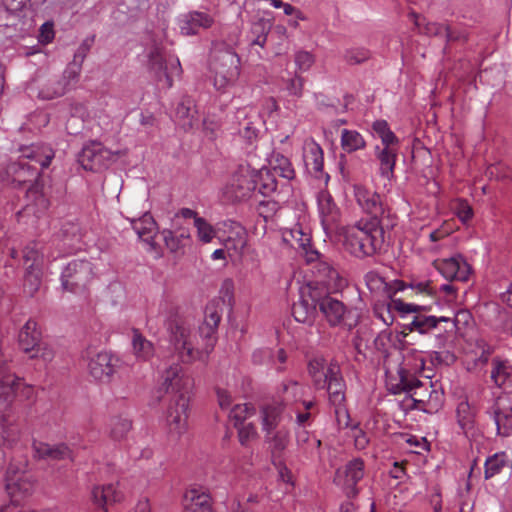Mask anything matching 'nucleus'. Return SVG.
Segmentation results:
<instances>
[{
	"instance_id": "f257e3e1",
	"label": "nucleus",
	"mask_w": 512,
	"mask_h": 512,
	"mask_svg": "<svg viewBox=\"0 0 512 512\" xmlns=\"http://www.w3.org/2000/svg\"><path fill=\"white\" fill-rule=\"evenodd\" d=\"M222 306L212 300L205 309L204 323L199 335L193 331L188 319L175 318L168 325V341L171 350L184 363L204 361L214 348L215 330L221 320Z\"/></svg>"
},
{
	"instance_id": "f03ea898",
	"label": "nucleus",
	"mask_w": 512,
	"mask_h": 512,
	"mask_svg": "<svg viewBox=\"0 0 512 512\" xmlns=\"http://www.w3.org/2000/svg\"><path fill=\"white\" fill-rule=\"evenodd\" d=\"M337 233L345 250L358 258L375 254L384 242V231L378 217L361 218L338 229Z\"/></svg>"
},
{
	"instance_id": "7ed1b4c3",
	"label": "nucleus",
	"mask_w": 512,
	"mask_h": 512,
	"mask_svg": "<svg viewBox=\"0 0 512 512\" xmlns=\"http://www.w3.org/2000/svg\"><path fill=\"white\" fill-rule=\"evenodd\" d=\"M309 373L318 388H326L329 401L335 407V415L340 426L349 427L350 417L344 407L345 384L340 375V368L336 364H326L322 358L309 362Z\"/></svg>"
},
{
	"instance_id": "20e7f679",
	"label": "nucleus",
	"mask_w": 512,
	"mask_h": 512,
	"mask_svg": "<svg viewBox=\"0 0 512 512\" xmlns=\"http://www.w3.org/2000/svg\"><path fill=\"white\" fill-rule=\"evenodd\" d=\"M48 247L41 242H31L23 250L25 268L24 289L29 295L38 291L45 265L50 261Z\"/></svg>"
},
{
	"instance_id": "39448f33",
	"label": "nucleus",
	"mask_w": 512,
	"mask_h": 512,
	"mask_svg": "<svg viewBox=\"0 0 512 512\" xmlns=\"http://www.w3.org/2000/svg\"><path fill=\"white\" fill-rule=\"evenodd\" d=\"M21 153L22 159L18 163V168L13 166L16 173L15 180L19 183L35 179L40 169L47 168L54 157V152L50 147L40 145L25 147Z\"/></svg>"
},
{
	"instance_id": "423d86ee",
	"label": "nucleus",
	"mask_w": 512,
	"mask_h": 512,
	"mask_svg": "<svg viewBox=\"0 0 512 512\" xmlns=\"http://www.w3.org/2000/svg\"><path fill=\"white\" fill-rule=\"evenodd\" d=\"M0 375L1 379L5 380L0 392V438L5 445L13 446L21 437V429L13 419L10 408V394L16 380L11 375L3 374V370L0 371Z\"/></svg>"
},
{
	"instance_id": "0eeeda50",
	"label": "nucleus",
	"mask_w": 512,
	"mask_h": 512,
	"mask_svg": "<svg viewBox=\"0 0 512 512\" xmlns=\"http://www.w3.org/2000/svg\"><path fill=\"white\" fill-rule=\"evenodd\" d=\"M148 67L150 74L162 88L172 87L174 79L182 73L178 57L165 55L161 48L154 47L148 53Z\"/></svg>"
},
{
	"instance_id": "6e6552de",
	"label": "nucleus",
	"mask_w": 512,
	"mask_h": 512,
	"mask_svg": "<svg viewBox=\"0 0 512 512\" xmlns=\"http://www.w3.org/2000/svg\"><path fill=\"white\" fill-rule=\"evenodd\" d=\"M449 321V317H436L419 312L403 325V331L416 332L421 336L428 337L434 348H442L448 338V328L442 330L440 323Z\"/></svg>"
},
{
	"instance_id": "1a4fd4ad",
	"label": "nucleus",
	"mask_w": 512,
	"mask_h": 512,
	"mask_svg": "<svg viewBox=\"0 0 512 512\" xmlns=\"http://www.w3.org/2000/svg\"><path fill=\"white\" fill-rule=\"evenodd\" d=\"M424 368L425 359L421 353L413 351L412 353L407 354L404 357L403 367L398 371L399 384L396 388H392L393 394H398L400 392L410 393L413 391V396H415L413 398L414 401L424 403L426 400L418 391L422 384L414 376L415 374L422 372Z\"/></svg>"
},
{
	"instance_id": "9d476101",
	"label": "nucleus",
	"mask_w": 512,
	"mask_h": 512,
	"mask_svg": "<svg viewBox=\"0 0 512 512\" xmlns=\"http://www.w3.org/2000/svg\"><path fill=\"white\" fill-rule=\"evenodd\" d=\"M36 480L29 472L11 465L5 476V491L12 505H19L30 497L35 489Z\"/></svg>"
},
{
	"instance_id": "9b49d317",
	"label": "nucleus",
	"mask_w": 512,
	"mask_h": 512,
	"mask_svg": "<svg viewBox=\"0 0 512 512\" xmlns=\"http://www.w3.org/2000/svg\"><path fill=\"white\" fill-rule=\"evenodd\" d=\"M190 396L172 397L165 414L167 433L172 440L179 439L188 430Z\"/></svg>"
},
{
	"instance_id": "f8f14e48",
	"label": "nucleus",
	"mask_w": 512,
	"mask_h": 512,
	"mask_svg": "<svg viewBox=\"0 0 512 512\" xmlns=\"http://www.w3.org/2000/svg\"><path fill=\"white\" fill-rule=\"evenodd\" d=\"M218 239L225 247L228 257L240 258L247 245L246 229L238 222L226 220L217 225Z\"/></svg>"
},
{
	"instance_id": "ddd939ff",
	"label": "nucleus",
	"mask_w": 512,
	"mask_h": 512,
	"mask_svg": "<svg viewBox=\"0 0 512 512\" xmlns=\"http://www.w3.org/2000/svg\"><path fill=\"white\" fill-rule=\"evenodd\" d=\"M317 304L330 325H342L348 329L356 326L359 313L355 309H346L341 301L320 291V300Z\"/></svg>"
},
{
	"instance_id": "4468645a",
	"label": "nucleus",
	"mask_w": 512,
	"mask_h": 512,
	"mask_svg": "<svg viewBox=\"0 0 512 512\" xmlns=\"http://www.w3.org/2000/svg\"><path fill=\"white\" fill-rule=\"evenodd\" d=\"M213 85L221 92L232 87L239 77V59L236 54L225 52L218 62L213 64Z\"/></svg>"
},
{
	"instance_id": "2eb2a0df",
	"label": "nucleus",
	"mask_w": 512,
	"mask_h": 512,
	"mask_svg": "<svg viewBox=\"0 0 512 512\" xmlns=\"http://www.w3.org/2000/svg\"><path fill=\"white\" fill-rule=\"evenodd\" d=\"M93 275V268L90 262L73 260L62 271V287L64 290L76 293L90 282Z\"/></svg>"
},
{
	"instance_id": "dca6fc26",
	"label": "nucleus",
	"mask_w": 512,
	"mask_h": 512,
	"mask_svg": "<svg viewBox=\"0 0 512 512\" xmlns=\"http://www.w3.org/2000/svg\"><path fill=\"white\" fill-rule=\"evenodd\" d=\"M193 385L192 378L185 372L180 364H173L161 376L160 388L173 397L184 394L190 396Z\"/></svg>"
},
{
	"instance_id": "f3484780",
	"label": "nucleus",
	"mask_w": 512,
	"mask_h": 512,
	"mask_svg": "<svg viewBox=\"0 0 512 512\" xmlns=\"http://www.w3.org/2000/svg\"><path fill=\"white\" fill-rule=\"evenodd\" d=\"M256 188V182L252 179L248 166L240 169L229 177L221 188L222 196L229 201L239 200Z\"/></svg>"
},
{
	"instance_id": "a211bd4d",
	"label": "nucleus",
	"mask_w": 512,
	"mask_h": 512,
	"mask_svg": "<svg viewBox=\"0 0 512 512\" xmlns=\"http://www.w3.org/2000/svg\"><path fill=\"white\" fill-rule=\"evenodd\" d=\"M320 300V291L312 284L300 288V300L293 305L292 313L299 323L311 324L316 313V305Z\"/></svg>"
},
{
	"instance_id": "6ab92c4d",
	"label": "nucleus",
	"mask_w": 512,
	"mask_h": 512,
	"mask_svg": "<svg viewBox=\"0 0 512 512\" xmlns=\"http://www.w3.org/2000/svg\"><path fill=\"white\" fill-rule=\"evenodd\" d=\"M316 200L318 215L325 233L327 235L336 233L338 231L337 224L341 215L338 205L335 203L331 194L326 190L319 191Z\"/></svg>"
},
{
	"instance_id": "aec40b11",
	"label": "nucleus",
	"mask_w": 512,
	"mask_h": 512,
	"mask_svg": "<svg viewBox=\"0 0 512 512\" xmlns=\"http://www.w3.org/2000/svg\"><path fill=\"white\" fill-rule=\"evenodd\" d=\"M364 476V462L355 458L349 461L343 468L336 472L335 482L346 493L348 497H354L357 494L356 485Z\"/></svg>"
},
{
	"instance_id": "412c9836",
	"label": "nucleus",
	"mask_w": 512,
	"mask_h": 512,
	"mask_svg": "<svg viewBox=\"0 0 512 512\" xmlns=\"http://www.w3.org/2000/svg\"><path fill=\"white\" fill-rule=\"evenodd\" d=\"M119 360L108 351H100L88 357V371L97 381L107 382L110 380Z\"/></svg>"
},
{
	"instance_id": "4be33fe9",
	"label": "nucleus",
	"mask_w": 512,
	"mask_h": 512,
	"mask_svg": "<svg viewBox=\"0 0 512 512\" xmlns=\"http://www.w3.org/2000/svg\"><path fill=\"white\" fill-rule=\"evenodd\" d=\"M434 268L447 280L466 281L471 273L470 265L461 255L438 258L433 261Z\"/></svg>"
},
{
	"instance_id": "5701e85b",
	"label": "nucleus",
	"mask_w": 512,
	"mask_h": 512,
	"mask_svg": "<svg viewBox=\"0 0 512 512\" xmlns=\"http://www.w3.org/2000/svg\"><path fill=\"white\" fill-rule=\"evenodd\" d=\"M115 154L100 143L85 146L79 157V162L86 170H99L114 160Z\"/></svg>"
},
{
	"instance_id": "b1692460",
	"label": "nucleus",
	"mask_w": 512,
	"mask_h": 512,
	"mask_svg": "<svg viewBox=\"0 0 512 512\" xmlns=\"http://www.w3.org/2000/svg\"><path fill=\"white\" fill-rule=\"evenodd\" d=\"M214 23V18L204 11H189L179 15L177 25L181 34L196 35L201 29H208Z\"/></svg>"
},
{
	"instance_id": "393cba45",
	"label": "nucleus",
	"mask_w": 512,
	"mask_h": 512,
	"mask_svg": "<svg viewBox=\"0 0 512 512\" xmlns=\"http://www.w3.org/2000/svg\"><path fill=\"white\" fill-rule=\"evenodd\" d=\"M308 284H312L314 287H317L319 291L323 292L322 289L318 287L322 285L325 287L326 292L330 293L337 292L345 287L346 280L335 268L323 262L318 264L317 280L309 282Z\"/></svg>"
},
{
	"instance_id": "a878e982",
	"label": "nucleus",
	"mask_w": 512,
	"mask_h": 512,
	"mask_svg": "<svg viewBox=\"0 0 512 512\" xmlns=\"http://www.w3.org/2000/svg\"><path fill=\"white\" fill-rule=\"evenodd\" d=\"M34 456L39 459L62 460L71 459V450L65 444L50 445L43 441L34 440L32 443Z\"/></svg>"
},
{
	"instance_id": "bb28decb",
	"label": "nucleus",
	"mask_w": 512,
	"mask_h": 512,
	"mask_svg": "<svg viewBox=\"0 0 512 512\" xmlns=\"http://www.w3.org/2000/svg\"><path fill=\"white\" fill-rule=\"evenodd\" d=\"M133 229L139 239L149 246V250L156 251L155 236L158 231L157 224L150 214H144L133 222Z\"/></svg>"
},
{
	"instance_id": "cd10ccee",
	"label": "nucleus",
	"mask_w": 512,
	"mask_h": 512,
	"mask_svg": "<svg viewBox=\"0 0 512 512\" xmlns=\"http://www.w3.org/2000/svg\"><path fill=\"white\" fill-rule=\"evenodd\" d=\"M495 423L498 434L502 436L512 434V396L499 399L498 411L495 413Z\"/></svg>"
},
{
	"instance_id": "c85d7f7f",
	"label": "nucleus",
	"mask_w": 512,
	"mask_h": 512,
	"mask_svg": "<svg viewBox=\"0 0 512 512\" xmlns=\"http://www.w3.org/2000/svg\"><path fill=\"white\" fill-rule=\"evenodd\" d=\"M303 161L305 167L314 173L322 171L323 150L313 139H307L303 144Z\"/></svg>"
},
{
	"instance_id": "c756f323",
	"label": "nucleus",
	"mask_w": 512,
	"mask_h": 512,
	"mask_svg": "<svg viewBox=\"0 0 512 512\" xmlns=\"http://www.w3.org/2000/svg\"><path fill=\"white\" fill-rule=\"evenodd\" d=\"M40 337L41 333L38 330L37 323L33 320H28L19 332V345L26 354H30L41 342Z\"/></svg>"
},
{
	"instance_id": "7c9ffc66",
	"label": "nucleus",
	"mask_w": 512,
	"mask_h": 512,
	"mask_svg": "<svg viewBox=\"0 0 512 512\" xmlns=\"http://www.w3.org/2000/svg\"><path fill=\"white\" fill-rule=\"evenodd\" d=\"M354 194L359 206L365 212L374 214L373 217H377L376 215L381 210L379 195L360 185L354 187Z\"/></svg>"
},
{
	"instance_id": "2f4dec72",
	"label": "nucleus",
	"mask_w": 512,
	"mask_h": 512,
	"mask_svg": "<svg viewBox=\"0 0 512 512\" xmlns=\"http://www.w3.org/2000/svg\"><path fill=\"white\" fill-rule=\"evenodd\" d=\"M284 409L276 403H270L262 407L261 424L264 433L282 428L280 422L283 418Z\"/></svg>"
},
{
	"instance_id": "473e14b6",
	"label": "nucleus",
	"mask_w": 512,
	"mask_h": 512,
	"mask_svg": "<svg viewBox=\"0 0 512 512\" xmlns=\"http://www.w3.org/2000/svg\"><path fill=\"white\" fill-rule=\"evenodd\" d=\"M302 396L303 387L295 381H288L281 385L277 401H274V403L285 409L286 406L300 401Z\"/></svg>"
},
{
	"instance_id": "72a5a7b5",
	"label": "nucleus",
	"mask_w": 512,
	"mask_h": 512,
	"mask_svg": "<svg viewBox=\"0 0 512 512\" xmlns=\"http://www.w3.org/2000/svg\"><path fill=\"white\" fill-rule=\"evenodd\" d=\"M252 179L256 182V188L263 195H269L277 188L276 175L270 168H261L258 171L251 170Z\"/></svg>"
},
{
	"instance_id": "f704fd0d",
	"label": "nucleus",
	"mask_w": 512,
	"mask_h": 512,
	"mask_svg": "<svg viewBox=\"0 0 512 512\" xmlns=\"http://www.w3.org/2000/svg\"><path fill=\"white\" fill-rule=\"evenodd\" d=\"M92 498L98 505H108L118 502L122 498V492L116 484L96 486L92 490Z\"/></svg>"
},
{
	"instance_id": "c9c22d12",
	"label": "nucleus",
	"mask_w": 512,
	"mask_h": 512,
	"mask_svg": "<svg viewBox=\"0 0 512 512\" xmlns=\"http://www.w3.org/2000/svg\"><path fill=\"white\" fill-rule=\"evenodd\" d=\"M376 156L380 162V173L386 178H390L393 175L396 158L397 148L396 146H385L380 149L376 147Z\"/></svg>"
},
{
	"instance_id": "e433bc0d",
	"label": "nucleus",
	"mask_w": 512,
	"mask_h": 512,
	"mask_svg": "<svg viewBox=\"0 0 512 512\" xmlns=\"http://www.w3.org/2000/svg\"><path fill=\"white\" fill-rule=\"evenodd\" d=\"M341 148L346 153H353L366 147L364 137L356 130L343 129L340 136Z\"/></svg>"
},
{
	"instance_id": "4c0bfd02",
	"label": "nucleus",
	"mask_w": 512,
	"mask_h": 512,
	"mask_svg": "<svg viewBox=\"0 0 512 512\" xmlns=\"http://www.w3.org/2000/svg\"><path fill=\"white\" fill-rule=\"evenodd\" d=\"M475 415V409L467 399H462L458 402L456 407L457 422L465 433L473 428Z\"/></svg>"
},
{
	"instance_id": "58836bf2",
	"label": "nucleus",
	"mask_w": 512,
	"mask_h": 512,
	"mask_svg": "<svg viewBox=\"0 0 512 512\" xmlns=\"http://www.w3.org/2000/svg\"><path fill=\"white\" fill-rule=\"evenodd\" d=\"M69 90L70 81L51 80L41 86L38 96L43 100H52L63 96Z\"/></svg>"
},
{
	"instance_id": "ea45409f",
	"label": "nucleus",
	"mask_w": 512,
	"mask_h": 512,
	"mask_svg": "<svg viewBox=\"0 0 512 512\" xmlns=\"http://www.w3.org/2000/svg\"><path fill=\"white\" fill-rule=\"evenodd\" d=\"M196 113L194 102L190 98H183L176 108V117L184 128L193 127Z\"/></svg>"
},
{
	"instance_id": "a19ab883",
	"label": "nucleus",
	"mask_w": 512,
	"mask_h": 512,
	"mask_svg": "<svg viewBox=\"0 0 512 512\" xmlns=\"http://www.w3.org/2000/svg\"><path fill=\"white\" fill-rule=\"evenodd\" d=\"M132 348L134 355L139 360L147 361L154 355L153 344L144 338L137 330L133 332Z\"/></svg>"
},
{
	"instance_id": "79ce46f5",
	"label": "nucleus",
	"mask_w": 512,
	"mask_h": 512,
	"mask_svg": "<svg viewBox=\"0 0 512 512\" xmlns=\"http://www.w3.org/2000/svg\"><path fill=\"white\" fill-rule=\"evenodd\" d=\"M491 365V380L500 387L512 375V367L507 360L500 358H494Z\"/></svg>"
},
{
	"instance_id": "37998d69",
	"label": "nucleus",
	"mask_w": 512,
	"mask_h": 512,
	"mask_svg": "<svg viewBox=\"0 0 512 512\" xmlns=\"http://www.w3.org/2000/svg\"><path fill=\"white\" fill-rule=\"evenodd\" d=\"M265 439L269 444L272 454L275 455L281 453L287 447L289 434L288 431L282 427L272 430L270 433H265Z\"/></svg>"
},
{
	"instance_id": "c03bdc74",
	"label": "nucleus",
	"mask_w": 512,
	"mask_h": 512,
	"mask_svg": "<svg viewBox=\"0 0 512 512\" xmlns=\"http://www.w3.org/2000/svg\"><path fill=\"white\" fill-rule=\"evenodd\" d=\"M270 169L276 176H280L287 180L292 179L295 174L288 158L279 154L274 155L270 160Z\"/></svg>"
},
{
	"instance_id": "a18cd8bd",
	"label": "nucleus",
	"mask_w": 512,
	"mask_h": 512,
	"mask_svg": "<svg viewBox=\"0 0 512 512\" xmlns=\"http://www.w3.org/2000/svg\"><path fill=\"white\" fill-rule=\"evenodd\" d=\"M508 463L509 457L504 452H498L488 457L485 461V478L499 474Z\"/></svg>"
},
{
	"instance_id": "49530a36",
	"label": "nucleus",
	"mask_w": 512,
	"mask_h": 512,
	"mask_svg": "<svg viewBox=\"0 0 512 512\" xmlns=\"http://www.w3.org/2000/svg\"><path fill=\"white\" fill-rule=\"evenodd\" d=\"M373 134L381 139L383 146H397L398 138L385 120H376L372 125Z\"/></svg>"
},
{
	"instance_id": "de8ad7c7",
	"label": "nucleus",
	"mask_w": 512,
	"mask_h": 512,
	"mask_svg": "<svg viewBox=\"0 0 512 512\" xmlns=\"http://www.w3.org/2000/svg\"><path fill=\"white\" fill-rule=\"evenodd\" d=\"M255 414V409L252 405L244 403L235 405L229 414L230 420L234 426L242 425L247 422Z\"/></svg>"
},
{
	"instance_id": "09e8293b",
	"label": "nucleus",
	"mask_w": 512,
	"mask_h": 512,
	"mask_svg": "<svg viewBox=\"0 0 512 512\" xmlns=\"http://www.w3.org/2000/svg\"><path fill=\"white\" fill-rule=\"evenodd\" d=\"M197 236L200 241L210 243L215 237L218 238L217 228H214L204 218L195 217V225Z\"/></svg>"
},
{
	"instance_id": "8fccbe9b",
	"label": "nucleus",
	"mask_w": 512,
	"mask_h": 512,
	"mask_svg": "<svg viewBox=\"0 0 512 512\" xmlns=\"http://www.w3.org/2000/svg\"><path fill=\"white\" fill-rule=\"evenodd\" d=\"M234 293H235L234 281L231 278H226L221 283L218 299H214V300L219 301V303L223 306L232 307L234 304V301H235Z\"/></svg>"
},
{
	"instance_id": "3c124183",
	"label": "nucleus",
	"mask_w": 512,
	"mask_h": 512,
	"mask_svg": "<svg viewBox=\"0 0 512 512\" xmlns=\"http://www.w3.org/2000/svg\"><path fill=\"white\" fill-rule=\"evenodd\" d=\"M407 285L417 295L433 296L435 294V288L432 286L430 280H422L416 277H411Z\"/></svg>"
},
{
	"instance_id": "603ef678",
	"label": "nucleus",
	"mask_w": 512,
	"mask_h": 512,
	"mask_svg": "<svg viewBox=\"0 0 512 512\" xmlns=\"http://www.w3.org/2000/svg\"><path fill=\"white\" fill-rule=\"evenodd\" d=\"M131 420L127 417L117 416L111 421V434L115 439L123 438L131 429Z\"/></svg>"
},
{
	"instance_id": "864d4df0",
	"label": "nucleus",
	"mask_w": 512,
	"mask_h": 512,
	"mask_svg": "<svg viewBox=\"0 0 512 512\" xmlns=\"http://www.w3.org/2000/svg\"><path fill=\"white\" fill-rule=\"evenodd\" d=\"M392 308H394V311L398 312L402 318H407L409 315L412 317L424 309L423 306L406 303L401 299H392Z\"/></svg>"
},
{
	"instance_id": "5fc2aeb1",
	"label": "nucleus",
	"mask_w": 512,
	"mask_h": 512,
	"mask_svg": "<svg viewBox=\"0 0 512 512\" xmlns=\"http://www.w3.org/2000/svg\"><path fill=\"white\" fill-rule=\"evenodd\" d=\"M30 358L32 359H39L45 364L50 363L54 357H55V350L54 348L45 342H40L33 352H30L28 354Z\"/></svg>"
},
{
	"instance_id": "6e6d98bb",
	"label": "nucleus",
	"mask_w": 512,
	"mask_h": 512,
	"mask_svg": "<svg viewBox=\"0 0 512 512\" xmlns=\"http://www.w3.org/2000/svg\"><path fill=\"white\" fill-rule=\"evenodd\" d=\"M394 308H392V300L388 303H379L374 306V314L386 326H390L394 322L393 315Z\"/></svg>"
},
{
	"instance_id": "4d7b16f0",
	"label": "nucleus",
	"mask_w": 512,
	"mask_h": 512,
	"mask_svg": "<svg viewBox=\"0 0 512 512\" xmlns=\"http://www.w3.org/2000/svg\"><path fill=\"white\" fill-rule=\"evenodd\" d=\"M290 236L298 245V247L302 248L306 253H308V247L310 246V234L304 231L300 226H296L290 230Z\"/></svg>"
},
{
	"instance_id": "13d9d810",
	"label": "nucleus",
	"mask_w": 512,
	"mask_h": 512,
	"mask_svg": "<svg viewBox=\"0 0 512 512\" xmlns=\"http://www.w3.org/2000/svg\"><path fill=\"white\" fill-rule=\"evenodd\" d=\"M6 10L11 14L23 13L29 11L30 0H3Z\"/></svg>"
},
{
	"instance_id": "bf43d9fd",
	"label": "nucleus",
	"mask_w": 512,
	"mask_h": 512,
	"mask_svg": "<svg viewBox=\"0 0 512 512\" xmlns=\"http://www.w3.org/2000/svg\"><path fill=\"white\" fill-rule=\"evenodd\" d=\"M281 8L286 15L293 16V18L288 21V25L293 28H297L299 26V21L307 20L306 16L299 9L289 3L284 2Z\"/></svg>"
},
{
	"instance_id": "052dcab7",
	"label": "nucleus",
	"mask_w": 512,
	"mask_h": 512,
	"mask_svg": "<svg viewBox=\"0 0 512 512\" xmlns=\"http://www.w3.org/2000/svg\"><path fill=\"white\" fill-rule=\"evenodd\" d=\"M235 427L238 429L239 439L242 444H246L257 435L256 427L251 422H245Z\"/></svg>"
},
{
	"instance_id": "680f3d73",
	"label": "nucleus",
	"mask_w": 512,
	"mask_h": 512,
	"mask_svg": "<svg viewBox=\"0 0 512 512\" xmlns=\"http://www.w3.org/2000/svg\"><path fill=\"white\" fill-rule=\"evenodd\" d=\"M304 80L300 76H294L287 80L286 90L290 96L300 98L303 93Z\"/></svg>"
},
{
	"instance_id": "e2e57ef3",
	"label": "nucleus",
	"mask_w": 512,
	"mask_h": 512,
	"mask_svg": "<svg viewBox=\"0 0 512 512\" xmlns=\"http://www.w3.org/2000/svg\"><path fill=\"white\" fill-rule=\"evenodd\" d=\"M314 63V57L307 51H299L295 55V64L299 71L305 72L311 68Z\"/></svg>"
},
{
	"instance_id": "0e129e2a",
	"label": "nucleus",
	"mask_w": 512,
	"mask_h": 512,
	"mask_svg": "<svg viewBox=\"0 0 512 512\" xmlns=\"http://www.w3.org/2000/svg\"><path fill=\"white\" fill-rule=\"evenodd\" d=\"M296 440L299 446L304 447L308 444L311 448H318L321 444L320 440L311 436L306 430L299 429L296 433Z\"/></svg>"
},
{
	"instance_id": "69168bd1",
	"label": "nucleus",
	"mask_w": 512,
	"mask_h": 512,
	"mask_svg": "<svg viewBox=\"0 0 512 512\" xmlns=\"http://www.w3.org/2000/svg\"><path fill=\"white\" fill-rule=\"evenodd\" d=\"M452 208L462 222H466L472 217V209L464 200H456Z\"/></svg>"
},
{
	"instance_id": "338daca9",
	"label": "nucleus",
	"mask_w": 512,
	"mask_h": 512,
	"mask_svg": "<svg viewBox=\"0 0 512 512\" xmlns=\"http://www.w3.org/2000/svg\"><path fill=\"white\" fill-rule=\"evenodd\" d=\"M54 36H55V32H54L53 23L48 21V22H45L44 24H42V26L40 27V30H39L38 41L41 44L46 45L53 41Z\"/></svg>"
},
{
	"instance_id": "774afa93",
	"label": "nucleus",
	"mask_w": 512,
	"mask_h": 512,
	"mask_svg": "<svg viewBox=\"0 0 512 512\" xmlns=\"http://www.w3.org/2000/svg\"><path fill=\"white\" fill-rule=\"evenodd\" d=\"M108 293L114 304H120L125 299V288L119 282L110 283Z\"/></svg>"
}]
</instances>
